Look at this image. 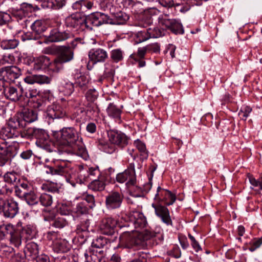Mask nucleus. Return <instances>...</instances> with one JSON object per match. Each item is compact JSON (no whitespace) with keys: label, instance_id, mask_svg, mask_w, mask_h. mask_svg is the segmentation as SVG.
<instances>
[{"label":"nucleus","instance_id":"a878e982","mask_svg":"<svg viewBox=\"0 0 262 262\" xmlns=\"http://www.w3.org/2000/svg\"><path fill=\"white\" fill-rule=\"evenodd\" d=\"M67 62L73 58V49L76 47L78 42V38H73L68 37L67 35Z\"/></svg>","mask_w":262,"mask_h":262},{"label":"nucleus","instance_id":"864d4df0","mask_svg":"<svg viewBox=\"0 0 262 262\" xmlns=\"http://www.w3.org/2000/svg\"><path fill=\"white\" fill-rule=\"evenodd\" d=\"M249 180L250 184L254 187H259L262 190V177L258 180H256L253 177L249 176Z\"/></svg>","mask_w":262,"mask_h":262},{"label":"nucleus","instance_id":"a18cd8bd","mask_svg":"<svg viewBox=\"0 0 262 262\" xmlns=\"http://www.w3.org/2000/svg\"><path fill=\"white\" fill-rule=\"evenodd\" d=\"M89 24H92L94 26L99 27L100 24L97 19V13L92 14L86 19V25L88 26Z\"/></svg>","mask_w":262,"mask_h":262},{"label":"nucleus","instance_id":"412c9836","mask_svg":"<svg viewBox=\"0 0 262 262\" xmlns=\"http://www.w3.org/2000/svg\"><path fill=\"white\" fill-rule=\"evenodd\" d=\"M129 217L136 228H143L147 225L145 216L140 211L132 210L129 213Z\"/></svg>","mask_w":262,"mask_h":262},{"label":"nucleus","instance_id":"6e6d98bb","mask_svg":"<svg viewBox=\"0 0 262 262\" xmlns=\"http://www.w3.org/2000/svg\"><path fill=\"white\" fill-rule=\"evenodd\" d=\"M84 3V0H76L75 2L72 4L71 7L69 8V10H70L71 8L75 10H80L83 7V3Z\"/></svg>","mask_w":262,"mask_h":262},{"label":"nucleus","instance_id":"338daca9","mask_svg":"<svg viewBox=\"0 0 262 262\" xmlns=\"http://www.w3.org/2000/svg\"><path fill=\"white\" fill-rule=\"evenodd\" d=\"M169 254L175 258H179L181 256V251L179 247H174L173 249L169 251Z\"/></svg>","mask_w":262,"mask_h":262},{"label":"nucleus","instance_id":"8fccbe9b","mask_svg":"<svg viewBox=\"0 0 262 262\" xmlns=\"http://www.w3.org/2000/svg\"><path fill=\"white\" fill-rule=\"evenodd\" d=\"M34 157L33 151L31 149L23 151L20 154V157L24 161H29Z\"/></svg>","mask_w":262,"mask_h":262},{"label":"nucleus","instance_id":"423d86ee","mask_svg":"<svg viewBox=\"0 0 262 262\" xmlns=\"http://www.w3.org/2000/svg\"><path fill=\"white\" fill-rule=\"evenodd\" d=\"M45 54H54L56 56L54 60V64L56 69L63 70L66 63V46H54L45 48L43 51Z\"/></svg>","mask_w":262,"mask_h":262},{"label":"nucleus","instance_id":"f3484780","mask_svg":"<svg viewBox=\"0 0 262 262\" xmlns=\"http://www.w3.org/2000/svg\"><path fill=\"white\" fill-rule=\"evenodd\" d=\"M4 204L1 208V212H3L5 216L13 218L18 212V204L12 200H7L4 199Z\"/></svg>","mask_w":262,"mask_h":262},{"label":"nucleus","instance_id":"774afa93","mask_svg":"<svg viewBox=\"0 0 262 262\" xmlns=\"http://www.w3.org/2000/svg\"><path fill=\"white\" fill-rule=\"evenodd\" d=\"M25 257V255L23 256L21 254L17 253L13 257V262H27Z\"/></svg>","mask_w":262,"mask_h":262},{"label":"nucleus","instance_id":"69168bd1","mask_svg":"<svg viewBox=\"0 0 262 262\" xmlns=\"http://www.w3.org/2000/svg\"><path fill=\"white\" fill-rule=\"evenodd\" d=\"M147 52L148 51L147 49H146V46L138 48L137 53V57L139 59H143Z\"/></svg>","mask_w":262,"mask_h":262},{"label":"nucleus","instance_id":"13d9d810","mask_svg":"<svg viewBox=\"0 0 262 262\" xmlns=\"http://www.w3.org/2000/svg\"><path fill=\"white\" fill-rule=\"evenodd\" d=\"M83 197V200L89 204L88 207L92 208L95 206L94 197L93 195L86 194Z\"/></svg>","mask_w":262,"mask_h":262},{"label":"nucleus","instance_id":"6e6552de","mask_svg":"<svg viewBox=\"0 0 262 262\" xmlns=\"http://www.w3.org/2000/svg\"><path fill=\"white\" fill-rule=\"evenodd\" d=\"M116 179L120 183L127 181L126 184L127 186L134 185L136 182L135 164L130 163L127 169L117 174Z\"/></svg>","mask_w":262,"mask_h":262},{"label":"nucleus","instance_id":"e2e57ef3","mask_svg":"<svg viewBox=\"0 0 262 262\" xmlns=\"http://www.w3.org/2000/svg\"><path fill=\"white\" fill-rule=\"evenodd\" d=\"M90 257L91 258V261H89L88 260L85 261V262H101L102 260V255H98L93 253L90 250Z\"/></svg>","mask_w":262,"mask_h":262},{"label":"nucleus","instance_id":"ea45409f","mask_svg":"<svg viewBox=\"0 0 262 262\" xmlns=\"http://www.w3.org/2000/svg\"><path fill=\"white\" fill-rule=\"evenodd\" d=\"M98 145L100 146L99 148L103 150L106 153L111 154L115 150V147L113 145H110L103 141L99 140Z\"/></svg>","mask_w":262,"mask_h":262},{"label":"nucleus","instance_id":"09e8293b","mask_svg":"<svg viewBox=\"0 0 262 262\" xmlns=\"http://www.w3.org/2000/svg\"><path fill=\"white\" fill-rule=\"evenodd\" d=\"M251 111L252 109L250 107L248 106H245L239 112L238 115L242 119L246 120Z\"/></svg>","mask_w":262,"mask_h":262},{"label":"nucleus","instance_id":"a19ab883","mask_svg":"<svg viewBox=\"0 0 262 262\" xmlns=\"http://www.w3.org/2000/svg\"><path fill=\"white\" fill-rule=\"evenodd\" d=\"M97 15L100 26L103 24H112L113 18H110L107 15L100 12H97Z\"/></svg>","mask_w":262,"mask_h":262},{"label":"nucleus","instance_id":"c03bdc74","mask_svg":"<svg viewBox=\"0 0 262 262\" xmlns=\"http://www.w3.org/2000/svg\"><path fill=\"white\" fill-rule=\"evenodd\" d=\"M66 164L63 166L60 165H57L56 168L50 167L49 170L52 174H57L60 176H63L66 172Z\"/></svg>","mask_w":262,"mask_h":262},{"label":"nucleus","instance_id":"f03ea898","mask_svg":"<svg viewBox=\"0 0 262 262\" xmlns=\"http://www.w3.org/2000/svg\"><path fill=\"white\" fill-rule=\"evenodd\" d=\"M13 187L17 196L25 200L30 205L37 204L38 198L33 188L28 182L20 181L17 176V180Z\"/></svg>","mask_w":262,"mask_h":262},{"label":"nucleus","instance_id":"de8ad7c7","mask_svg":"<svg viewBox=\"0 0 262 262\" xmlns=\"http://www.w3.org/2000/svg\"><path fill=\"white\" fill-rule=\"evenodd\" d=\"M136 36L138 39V40L136 41L137 42H143L150 38L148 35L146 29L138 32Z\"/></svg>","mask_w":262,"mask_h":262},{"label":"nucleus","instance_id":"1a4fd4ad","mask_svg":"<svg viewBox=\"0 0 262 262\" xmlns=\"http://www.w3.org/2000/svg\"><path fill=\"white\" fill-rule=\"evenodd\" d=\"M90 61L87 64L88 69H92L94 64L97 62H102L107 58V52L101 48H94L90 50L89 52Z\"/></svg>","mask_w":262,"mask_h":262},{"label":"nucleus","instance_id":"4d7b16f0","mask_svg":"<svg viewBox=\"0 0 262 262\" xmlns=\"http://www.w3.org/2000/svg\"><path fill=\"white\" fill-rule=\"evenodd\" d=\"M30 103L32 104V107L35 109H40L44 104L42 99L40 97L39 95V97H36L35 101H32Z\"/></svg>","mask_w":262,"mask_h":262},{"label":"nucleus","instance_id":"bf43d9fd","mask_svg":"<svg viewBox=\"0 0 262 262\" xmlns=\"http://www.w3.org/2000/svg\"><path fill=\"white\" fill-rule=\"evenodd\" d=\"M66 220L63 217H58L54 222L53 225L58 228H62L65 226Z\"/></svg>","mask_w":262,"mask_h":262},{"label":"nucleus","instance_id":"dca6fc26","mask_svg":"<svg viewBox=\"0 0 262 262\" xmlns=\"http://www.w3.org/2000/svg\"><path fill=\"white\" fill-rule=\"evenodd\" d=\"M21 91L22 87L13 86L8 82L6 88L4 90V95L7 99L16 102L21 100Z\"/></svg>","mask_w":262,"mask_h":262},{"label":"nucleus","instance_id":"9b49d317","mask_svg":"<svg viewBox=\"0 0 262 262\" xmlns=\"http://www.w3.org/2000/svg\"><path fill=\"white\" fill-rule=\"evenodd\" d=\"M54 64V61L52 62L50 58L46 56H41L38 57L34 60L33 68L34 70H46L49 69L53 72H59L61 70L56 69Z\"/></svg>","mask_w":262,"mask_h":262},{"label":"nucleus","instance_id":"ddd939ff","mask_svg":"<svg viewBox=\"0 0 262 262\" xmlns=\"http://www.w3.org/2000/svg\"><path fill=\"white\" fill-rule=\"evenodd\" d=\"M21 75V71L16 66H6L0 68V77L4 80L14 81Z\"/></svg>","mask_w":262,"mask_h":262},{"label":"nucleus","instance_id":"f257e3e1","mask_svg":"<svg viewBox=\"0 0 262 262\" xmlns=\"http://www.w3.org/2000/svg\"><path fill=\"white\" fill-rule=\"evenodd\" d=\"M67 154L86 159L87 151L82 139L73 127H67Z\"/></svg>","mask_w":262,"mask_h":262},{"label":"nucleus","instance_id":"052dcab7","mask_svg":"<svg viewBox=\"0 0 262 262\" xmlns=\"http://www.w3.org/2000/svg\"><path fill=\"white\" fill-rule=\"evenodd\" d=\"M74 78L76 83H77L80 86H82L85 84V82L84 81L85 77L84 76L81 75L80 73H78V72H77L74 76Z\"/></svg>","mask_w":262,"mask_h":262},{"label":"nucleus","instance_id":"7c9ffc66","mask_svg":"<svg viewBox=\"0 0 262 262\" xmlns=\"http://www.w3.org/2000/svg\"><path fill=\"white\" fill-rule=\"evenodd\" d=\"M149 38H158L165 35V31L155 26H152L146 29Z\"/></svg>","mask_w":262,"mask_h":262},{"label":"nucleus","instance_id":"b1692460","mask_svg":"<svg viewBox=\"0 0 262 262\" xmlns=\"http://www.w3.org/2000/svg\"><path fill=\"white\" fill-rule=\"evenodd\" d=\"M75 204H73L70 202H67V211H70L72 213L77 214V215L86 214L88 212V207L86 206L84 203L82 202L77 204L75 207H74Z\"/></svg>","mask_w":262,"mask_h":262},{"label":"nucleus","instance_id":"c85d7f7f","mask_svg":"<svg viewBox=\"0 0 262 262\" xmlns=\"http://www.w3.org/2000/svg\"><path fill=\"white\" fill-rule=\"evenodd\" d=\"M66 37L65 32L52 31L51 34L45 40V42H58L64 40Z\"/></svg>","mask_w":262,"mask_h":262},{"label":"nucleus","instance_id":"393cba45","mask_svg":"<svg viewBox=\"0 0 262 262\" xmlns=\"http://www.w3.org/2000/svg\"><path fill=\"white\" fill-rule=\"evenodd\" d=\"M22 94L21 100L28 103H32V101L36 100V97H39L38 93L35 89L24 90L22 88Z\"/></svg>","mask_w":262,"mask_h":262},{"label":"nucleus","instance_id":"a211bd4d","mask_svg":"<svg viewBox=\"0 0 262 262\" xmlns=\"http://www.w3.org/2000/svg\"><path fill=\"white\" fill-rule=\"evenodd\" d=\"M108 137L113 144H116L123 147L128 144V138L121 132L111 131L108 133Z\"/></svg>","mask_w":262,"mask_h":262},{"label":"nucleus","instance_id":"f704fd0d","mask_svg":"<svg viewBox=\"0 0 262 262\" xmlns=\"http://www.w3.org/2000/svg\"><path fill=\"white\" fill-rule=\"evenodd\" d=\"M25 257H29L32 259H36L38 256V247H25L24 249Z\"/></svg>","mask_w":262,"mask_h":262},{"label":"nucleus","instance_id":"c756f323","mask_svg":"<svg viewBox=\"0 0 262 262\" xmlns=\"http://www.w3.org/2000/svg\"><path fill=\"white\" fill-rule=\"evenodd\" d=\"M80 18V15L77 12L67 17V27L69 28H75L79 25Z\"/></svg>","mask_w":262,"mask_h":262},{"label":"nucleus","instance_id":"680f3d73","mask_svg":"<svg viewBox=\"0 0 262 262\" xmlns=\"http://www.w3.org/2000/svg\"><path fill=\"white\" fill-rule=\"evenodd\" d=\"M97 93L95 90H89L86 94V97L91 101H94L97 98Z\"/></svg>","mask_w":262,"mask_h":262},{"label":"nucleus","instance_id":"39448f33","mask_svg":"<svg viewBox=\"0 0 262 262\" xmlns=\"http://www.w3.org/2000/svg\"><path fill=\"white\" fill-rule=\"evenodd\" d=\"M19 144L15 143L7 146L5 142L0 143V167L5 166L7 163L11 162L17 154ZM1 177L2 172L0 171Z\"/></svg>","mask_w":262,"mask_h":262},{"label":"nucleus","instance_id":"2f4dec72","mask_svg":"<svg viewBox=\"0 0 262 262\" xmlns=\"http://www.w3.org/2000/svg\"><path fill=\"white\" fill-rule=\"evenodd\" d=\"M106 111L108 115L115 119L120 120L121 111L113 103H110Z\"/></svg>","mask_w":262,"mask_h":262},{"label":"nucleus","instance_id":"bb28decb","mask_svg":"<svg viewBox=\"0 0 262 262\" xmlns=\"http://www.w3.org/2000/svg\"><path fill=\"white\" fill-rule=\"evenodd\" d=\"M47 115L49 118H52L55 124H62L64 123V116H66V112H60L58 110H50L47 113Z\"/></svg>","mask_w":262,"mask_h":262},{"label":"nucleus","instance_id":"cd10ccee","mask_svg":"<svg viewBox=\"0 0 262 262\" xmlns=\"http://www.w3.org/2000/svg\"><path fill=\"white\" fill-rule=\"evenodd\" d=\"M9 239L10 242V244L15 245V246H19L21 244L26 245V243H25V239L22 237L20 232L18 231L10 232Z\"/></svg>","mask_w":262,"mask_h":262},{"label":"nucleus","instance_id":"58836bf2","mask_svg":"<svg viewBox=\"0 0 262 262\" xmlns=\"http://www.w3.org/2000/svg\"><path fill=\"white\" fill-rule=\"evenodd\" d=\"M38 200L42 206L46 207L50 206L52 204V197L50 194L47 193L41 194Z\"/></svg>","mask_w":262,"mask_h":262},{"label":"nucleus","instance_id":"4c0bfd02","mask_svg":"<svg viewBox=\"0 0 262 262\" xmlns=\"http://www.w3.org/2000/svg\"><path fill=\"white\" fill-rule=\"evenodd\" d=\"M18 45V41L16 39L4 40L1 42V47L7 50L14 49Z\"/></svg>","mask_w":262,"mask_h":262},{"label":"nucleus","instance_id":"9d476101","mask_svg":"<svg viewBox=\"0 0 262 262\" xmlns=\"http://www.w3.org/2000/svg\"><path fill=\"white\" fill-rule=\"evenodd\" d=\"M23 130L28 128L27 124L37 120L38 115L36 111L29 110L18 116H14Z\"/></svg>","mask_w":262,"mask_h":262},{"label":"nucleus","instance_id":"f8f14e48","mask_svg":"<svg viewBox=\"0 0 262 262\" xmlns=\"http://www.w3.org/2000/svg\"><path fill=\"white\" fill-rule=\"evenodd\" d=\"M123 200V195L118 192H112L106 196L105 205L108 209L113 210L120 207Z\"/></svg>","mask_w":262,"mask_h":262},{"label":"nucleus","instance_id":"79ce46f5","mask_svg":"<svg viewBox=\"0 0 262 262\" xmlns=\"http://www.w3.org/2000/svg\"><path fill=\"white\" fill-rule=\"evenodd\" d=\"M15 58L11 54H5L0 59V66L5 64H13L15 62Z\"/></svg>","mask_w":262,"mask_h":262},{"label":"nucleus","instance_id":"603ef678","mask_svg":"<svg viewBox=\"0 0 262 262\" xmlns=\"http://www.w3.org/2000/svg\"><path fill=\"white\" fill-rule=\"evenodd\" d=\"M146 49L148 52L159 53L160 52V46L158 43L150 44L146 46Z\"/></svg>","mask_w":262,"mask_h":262},{"label":"nucleus","instance_id":"473e14b6","mask_svg":"<svg viewBox=\"0 0 262 262\" xmlns=\"http://www.w3.org/2000/svg\"><path fill=\"white\" fill-rule=\"evenodd\" d=\"M129 19V16L126 13L121 11L116 13L113 19L112 24H124Z\"/></svg>","mask_w":262,"mask_h":262},{"label":"nucleus","instance_id":"20e7f679","mask_svg":"<svg viewBox=\"0 0 262 262\" xmlns=\"http://www.w3.org/2000/svg\"><path fill=\"white\" fill-rule=\"evenodd\" d=\"M19 124L14 117L10 118L7 125L0 129V138L4 140L19 137L24 138L25 129L23 130Z\"/></svg>","mask_w":262,"mask_h":262},{"label":"nucleus","instance_id":"0eeeda50","mask_svg":"<svg viewBox=\"0 0 262 262\" xmlns=\"http://www.w3.org/2000/svg\"><path fill=\"white\" fill-rule=\"evenodd\" d=\"M158 22L160 25L165 27L175 34L184 33L182 24L175 19L168 18L167 14L161 15L158 18Z\"/></svg>","mask_w":262,"mask_h":262},{"label":"nucleus","instance_id":"2eb2a0df","mask_svg":"<svg viewBox=\"0 0 262 262\" xmlns=\"http://www.w3.org/2000/svg\"><path fill=\"white\" fill-rule=\"evenodd\" d=\"M154 199L158 202H164L165 205L169 206L173 204L176 197L171 191L159 186Z\"/></svg>","mask_w":262,"mask_h":262},{"label":"nucleus","instance_id":"37998d69","mask_svg":"<svg viewBox=\"0 0 262 262\" xmlns=\"http://www.w3.org/2000/svg\"><path fill=\"white\" fill-rule=\"evenodd\" d=\"M31 29L37 34H40L43 31V26H42V23L39 20H36L31 24Z\"/></svg>","mask_w":262,"mask_h":262},{"label":"nucleus","instance_id":"aec40b11","mask_svg":"<svg viewBox=\"0 0 262 262\" xmlns=\"http://www.w3.org/2000/svg\"><path fill=\"white\" fill-rule=\"evenodd\" d=\"M117 222L112 217H107L102 220L99 225L101 232L104 234L112 235L114 233V229Z\"/></svg>","mask_w":262,"mask_h":262},{"label":"nucleus","instance_id":"c9c22d12","mask_svg":"<svg viewBox=\"0 0 262 262\" xmlns=\"http://www.w3.org/2000/svg\"><path fill=\"white\" fill-rule=\"evenodd\" d=\"M134 144L140 152L142 158L147 159L148 157V151L146 150L145 144L138 140L135 141Z\"/></svg>","mask_w":262,"mask_h":262},{"label":"nucleus","instance_id":"0e129e2a","mask_svg":"<svg viewBox=\"0 0 262 262\" xmlns=\"http://www.w3.org/2000/svg\"><path fill=\"white\" fill-rule=\"evenodd\" d=\"M159 4L164 7L170 8L173 6V0H159Z\"/></svg>","mask_w":262,"mask_h":262},{"label":"nucleus","instance_id":"72a5a7b5","mask_svg":"<svg viewBox=\"0 0 262 262\" xmlns=\"http://www.w3.org/2000/svg\"><path fill=\"white\" fill-rule=\"evenodd\" d=\"M105 184L102 179L94 180L89 185V188L93 191H102Z\"/></svg>","mask_w":262,"mask_h":262},{"label":"nucleus","instance_id":"49530a36","mask_svg":"<svg viewBox=\"0 0 262 262\" xmlns=\"http://www.w3.org/2000/svg\"><path fill=\"white\" fill-rule=\"evenodd\" d=\"M10 15L6 12L0 11V26L7 24L11 20Z\"/></svg>","mask_w":262,"mask_h":262},{"label":"nucleus","instance_id":"4be33fe9","mask_svg":"<svg viewBox=\"0 0 262 262\" xmlns=\"http://www.w3.org/2000/svg\"><path fill=\"white\" fill-rule=\"evenodd\" d=\"M24 81L30 84L34 83L39 84H49L51 81V78L45 75L31 74L26 76Z\"/></svg>","mask_w":262,"mask_h":262},{"label":"nucleus","instance_id":"7ed1b4c3","mask_svg":"<svg viewBox=\"0 0 262 262\" xmlns=\"http://www.w3.org/2000/svg\"><path fill=\"white\" fill-rule=\"evenodd\" d=\"M24 138L34 137L36 139V145L48 152H52L51 142L48 133L43 129L28 127L25 129Z\"/></svg>","mask_w":262,"mask_h":262},{"label":"nucleus","instance_id":"3c124183","mask_svg":"<svg viewBox=\"0 0 262 262\" xmlns=\"http://www.w3.org/2000/svg\"><path fill=\"white\" fill-rule=\"evenodd\" d=\"M18 23L22 26L23 28H27L28 26L31 27V24H32L33 21L29 19L26 16H21V18L18 19Z\"/></svg>","mask_w":262,"mask_h":262},{"label":"nucleus","instance_id":"6ab92c4d","mask_svg":"<svg viewBox=\"0 0 262 262\" xmlns=\"http://www.w3.org/2000/svg\"><path fill=\"white\" fill-rule=\"evenodd\" d=\"M152 207L155 209L156 214L159 217L162 222L167 225H172L169 211L168 208L161 205L152 204Z\"/></svg>","mask_w":262,"mask_h":262},{"label":"nucleus","instance_id":"4468645a","mask_svg":"<svg viewBox=\"0 0 262 262\" xmlns=\"http://www.w3.org/2000/svg\"><path fill=\"white\" fill-rule=\"evenodd\" d=\"M62 127L59 130L54 131L53 136L54 139V144L59 154L66 152V130Z\"/></svg>","mask_w":262,"mask_h":262},{"label":"nucleus","instance_id":"5fc2aeb1","mask_svg":"<svg viewBox=\"0 0 262 262\" xmlns=\"http://www.w3.org/2000/svg\"><path fill=\"white\" fill-rule=\"evenodd\" d=\"M96 242L94 246H97V245H99L100 246H106L107 245H110L111 242L108 238L103 237L100 236L96 239Z\"/></svg>","mask_w":262,"mask_h":262},{"label":"nucleus","instance_id":"e433bc0d","mask_svg":"<svg viewBox=\"0 0 262 262\" xmlns=\"http://www.w3.org/2000/svg\"><path fill=\"white\" fill-rule=\"evenodd\" d=\"M110 56L115 62L117 63L123 58V51L120 49H114L111 52Z\"/></svg>","mask_w":262,"mask_h":262},{"label":"nucleus","instance_id":"5701e85b","mask_svg":"<svg viewBox=\"0 0 262 262\" xmlns=\"http://www.w3.org/2000/svg\"><path fill=\"white\" fill-rule=\"evenodd\" d=\"M22 237L25 239V243L26 246H28L32 244H35L31 240L33 238L36 233L35 228L31 225H28L22 229L21 232H20Z\"/></svg>","mask_w":262,"mask_h":262}]
</instances>
